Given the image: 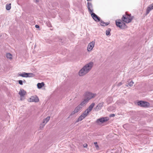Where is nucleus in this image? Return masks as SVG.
I'll return each mask as SVG.
<instances>
[{
    "instance_id": "nucleus-1",
    "label": "nucleus",
    "mask_w": 153,
    "mask_h": 153,
    "mask_svg": "<svg viewBox=\"0 0 153 153\" xmlns=\"http://www.w3.org/2000/svg\"><path fill=\"white\" fill-rule=\"evenodd\" d=\"M94 63L93 62H90L86 64L79 71V75L83 76L88 73L91 70L93 66Z\"/></svg>"
},
{
    "instance_id": "nucleus-2",
    "label": "nucleus",
    "mask_w": 153,
    "mask_h": 153,
    "mask_svg": "<svg viewBox=\"0 0 153 153\" xmlns=\"http://www.w3.org/2000/svg\"><path fill=\"white\" fill-rule=\"evenodd\" d=\"M87 7L89 12L91 14V17L94 20L97 22H100L101 20L100 18L95 13H93V10L92 9V4L91 3L88 2L87 4Z\"/></svg>"
},
{
    "instance_id": "nucleus-3",
    "label": "nucleus",
    "mask_w": 153,
    "mask_h": 153,
    "mask_svg": "<svg viewBox=\"0 0 153 153\" xmlns=\"http://www.w3.org/2000/svg\"><path fill=\"white\" fill-rule=\"evenodd\" d=\"M134 18V16H131V14H128L127 12H126L125 14L123 15L121 19L123 22L128 23H130Z\"/></svg>"
},
{
    "instance_id": "nucleus-4",
    "label": "nucleus",
    "mask_w": 153,
    "mask_h": 153,
    "mask_svg": "<svg viewBox=\"0 0 153 153\" xmlns=\"http://www.w3.org/2000/svg\"><path fill=\"white\" fill-rule=\"evenodd\" d=\"M116 26L121 29H124L127 28L125 23L122 19L117 20L115 21Z\"/></svg>"
},
{
    "instance_id": "nucleus-5",
    "label": "nucleus",
    "mask_w": 153,
    "mask_h": 153,
    "mask_svg": "<svg viewBox=\"0 0 153 153\" xmlns=\"http://www.w3.org/2000/svg\"><path fill=\"white\" fill-rule=\"evenodd\" d=\"M95 95V94H93L91 92H87L85 93V99L87 101H88L89 100L94 97Z\"/></svg>"
},
{
    "instance_id": "nucleus-6",
    "label": "nucleus",
    "mask_w": 153,
    "mask_h": 153,
    "mask_svg": "<svg viewBox=\"0 0 153 153\" xmlns=\"http://www.w3.org/2000/svg\"><path fill=\"white\" fill-rule=\"evenodd\" d=\"M137 104L141 107L145 108L148 107L150 105L149 102L144 101H139L137 102Z\"/></svg>"
},
{
    "instance_id": "nucleus-7",
    "label": "nucleus",
    "mask_w": 153,
    "mask_h": 153,
    "mask_svg": "<svg viewBox=\"0 0 153 153\" xmlns=\"http://www.w3.org/2000/svg\"><path fill=\"white\" fill-rule=\"evenodd\" d=\"M109 120L108 117H103L100 118V119H98L96 121V123L98 124L100 122L101 123H103L105 122L108 121Z\"/></svg>"
},
{
    "instance_id": "nucleus-8",
    "label": "nucleus",
    "mask_w": 153,
    "mask_h": 153,
    "mask_svg": "<svg viewBox=\"0 0 153 153\" xmlns=\"http://www.w3.org/2000/svg\"><path fill=\"white\" fill-rule=\"evenodd\" d=\"M39 100L38 97L36 95L32 96L29 100V101L30 102H38Z\"/></svg>"
},
{
    "instance_id": "nucleus-9",
    "label": "nucleus",
    "mask_w": 153,
    "mask_h": 153,
    "mask_svg": "<svg viewBox=\"0 0 153 153\" xmlns=\"http://www.w3.org/2000/svg\"><path fill=\"white\" fill-rule=\"evenodd\" d=\"M95 42L93 41L89 43L87 47V50L88 51H91L94 47Z\"/></svg>"
},
{
    "instance_id": "nucleus-10",
    "label": "nucleus",
    "mask_w": 153,
    "mask_h": 153,
    "mask_svg": "<svg viewBox=\"0 0 153 153\" xmlns=\"http://www.w3.org/2000/svg\"><path fill=\"white\" fill-rule=\"evenodd\" d=\"M104 102L99 103L95 108V110L98 111L101 109L103 106Z\"/></svg>"
},
{
    "instance_id": "nucleus-11",
    "label": "nucleus",
    "mask_w": 153,
    "mask_h": 153,
    "mask_svg": "<svg viewBox=\"0 0 153 153\" xmlns=\"http://www.w3.org/2000/svg\"><path fill=\"white\" fill-rule=\"evenodd\" d=\"M153 9V3L150 5L148 7L146 10V14H148L150 11Z\"/></svg>"
},
{
    "instance_id": "nucleus-12",
    "label": "nucleus",
    "mask_w": 153,
    "mask_h": 153,
    "mask_svg": "<svg viewBox=\"0 0 153 153\" xmlns=\"http://www.w3.org/2000/svg\"><path fill=\"white\" fill-rule=\"evenodd\" d=\"M50 119V117L48 116L45 119L43 120V123H44V124H41V126H42V128H43L44 127L45 124H46L49 120Z\"/></svg>"
},
{
    "instance_id": "nucleus-13",
    "label": "nucleus",
    "mask_w": 153,
    "mask_h": 153,
    "mask_svg": "<svg viewBox=\"0 0 153 153\" xmlns=\"http://www.w3.org/2000/svg\"><path fill=\"white\" fill-rule=\"evenodd\" d=\"M94 105L95 103H92L86 109L88 113H89L92 110Z\"/></svg>"
},
{
    "instance_id": "nucleus-14",
    "label": "nucleus",
    "mask_w": 153,
    "mask_h": 153,
    "mask_svg": "<svg viewBox=\"0 0 153 153\" xmlns=\"http://www.w3.org/2000/svg\"><path fill=\"white\" fill-rule=\"evenodd\" d=\"M26 94V92L23 89H21L19 93L21 97H24Z\"/></svg>"
},
{
    "instance_id": "nucleus-15",
    "label": "nucleus",
    "mask_w": 153,
    "mask_h": 153,
    "mask_svg": "<svg viewBox=\"0 0 153 153\" xmlns=\"http://www.w3.org/2000/svg\"><path fill=\"white\" fill-rule=\"evenodd\" d=\"M110 22H105L101 20L100 22V24L101 26H105L108 25L110 24Z\"/></svg>"
},
{
    "instance_id": "nucleus-16",
    "label": "nucleus",
    "mask_w": 153,
    "mask_h": 153,
    "mask_svg": "<svg viewBox=\"0 0 153 153\" xmlns=\"http://www.w3.org/2000/svg\"><path fill=\"white\" fill-rule=\"evenodd\" d=\"M27 74V73L25 72H23L22 74H19V76L24 77H28Z\"/></svg>"
},
{
    "instance_id": "nucleus-17",
    "label": "nucleus",
    "mask_w": 153,
    "mask_h": 153,
    "mask_svg": "<svg viewBox=\"0 0 153 153\" xmlns=\"http://www.w3.org/2000/svg\"><path fill=\"white\" fill-rule=\"evenodd\" d=\"M88 102V101H87L86 100L84 99V100L79 105L81 107V106H84V105Z\"/></svg>"
},
{
    "instance_id": "nucleus-18",
    "label": "nucleus",
    "mask_w": 153,
    "mask_h": 153,
    "mask_svg": "<svg viewBox=\"0 0 153 153\" xmlns=\"http://www.w3.org/2000/svg\"><path fill=\"white\" fill-rule=\"evenodd\" d=\"M44 85L45 84L43 82H42L41 83H39L37 84V87L38 88L40 89L42 87H43Z\"/></svg>"
},
{
    "instance_id": "nucleus-19",
    "label": "nucleus",
    "mask_w": 153,
    "mask_h": 153,
    "mask_svg": "<svg viewBox=\"0 0 153 153\" xmlns=\"http://www.w3.org/2000/svg\"><path fill=\"white\" fill-rule=\"evenodd\" d=\"M85 117H84L83 115L81 114L78 118V119L76 121V122H78L79 121H81L83 119H84Z\"/></svg>"
},
{
    "instance_id": "nucleus-20",
    "label": "nucleus",
    "mask_w": 153,
    "mask_h": 153,
    "mask_svg": "<svg viewBox=\"0 0 153 153\" xmlns=\"http://www.w3.org/2000/svg\"><path fill=\"white\" fill-rule=\"evenodd\" d=\"M81 108L82 107L78 105L75 108L74 110L75 111H76V113H77L81 109Z\"/></svg>"
},
{
    "instance_id": "nucleus-21",
    "label": "nucleus",
    "mask_w": 153,
    "mask_h": 153,
    "mask_svg": "<svg viewBox=\"0 0 153 153\" xmlns=\"http://www.w3.org/2000/svg\"><path fill=\"white\" fill-rule=\"evenodd\" d=\"M11 8V4H7L6 5V8L7 10H9Z\"/></svg>"
},
{
    "instance_id": "nucleus-22",
    "label": "nucleus",
    "mask_w": 153,
    "mask_h": 153,
    "mask_svg": "<svg viewBox=\"0 0 153 153\" xmlns=\"http://www.w3.org/2000/svg\"><path fill=\"white\" fill-rule=\"evenodd\" d=\"M111 31V29L110 28H108L106 31V35L107 36L110 35V32Z\"/></svg>"
},
{
    "instance_id": "nucleus-23",
    "label": "nucleus",
    "mask_w": 153,
    "mask_h": 153,
    "mask_svg": "<svg viewBox=\"0 0 153 153\" xmlns=\"http://www.w3.org/2000/svg\"><path fill=\"white\" fill-rule=\"evenodd\" d=\"M6 56L7 58L9 59H12V55L10 53H7L6 55Z\"/></svg>"
},
{
    "instance_id": "nucleus-24",
    "label": "nucleus",
    "mask_w": 153,
    "mask_h": 153,
    "mask_svg": "<svg viewBox=\"0 0 153 153\" xmlns=\"http://www.w3.org/2000/svg\"><path fill=\"white\" fill-rule=\"evenodd\" d=\"M112 98L111 97H108L106 99V102L108 104L110 103L111 102Z\"/></svg>"
},
{
    "instance_id": "nucleus-25",
    "label": "nucleus",
    "mask_w": 153,
    "mask_h": 153,
    "mask_svg": "<svg viewBox=\"0 0 153 153\" xmlns=\"http://www.w3.org/2000/svg\"><path fill=\"white\" fill-rule=\"evenodd\" d=\"M27 76L28 77H33L35 76V74L33 73H27Z\"/></svg>"
},
{
    "instance_id": "nucleus-26",
    "label": "nucleus",
    "mask_w": 153,
    "mask_h": 153,
    "mask_svg": "<svg viewBox=\"0 0 153 153\" xmlns=\"http://www.w3.org/2000/svg\"><path fill=\"white\" fill-rule=\"evenodd\" d=\"M88 113H87V111L86 109L82 114L85 117L88 115Z\"/></svg>"
},
{
    "instance_id": "nucleus-27",
    "label": "nucleus",
    "mask_w": 153,
    "mask_h": 153,
    "mask_svg": "<svg viewBox=\"0 0 153 153\" xmlns=\"http://www.w3.org/2000/svg\"><path fill=\"white\" fill-rule=\"evenodd\" d=\"M134 84V82L132 81H131L128 83L126 85V86L128 87L129 85L130 87H131L133 86Z\"/></svg>"
},
{
    "instance_id": "nucleus-28",
    "label": "nucleus",
    "mask_w": 153,
    "mask_h": 153,
    "mask_svg": "<svg viewBox=\"0 0 153 153\" xmlns=\"http://www.w3.org/2000/svg\"><path fill=\"white\" fill-rule=\"evenodd\" d=\"M76 113V111H75L74 110V111H72L71 114L70 115L69 117H68V118L70 117L72 115H74V114H75Z\"/></svg>"
},
{
    "instance_id": "nucleus-29",
    "label": "nucleus",
    "mask_w": 153,
    "mask_h": 153,
    "mask_svg": "<svg viewBox=\"0 0 153 153\" xmlns=\"http://www.w3.org/2000/svg\"><path fill=\"white\" fill-rule=\"evenodd\" d=\"M94 144L95 145V146L97 149L99 148V146L98 145H97V142H94Z\"/></svg>"
},
{
    "instance_id": "nucleus-30",
    "label": "nucleus",
    "mask_w": 153,
    "mask_h": 153,
    "mask_svg": "<svg viewBox=\"0 0 153 153\" xmlns=\"http://www.w3.org/2000/svg\"><path fill=\"white\" fill-rule=\"evenodd\" d=\"M18 82L20 85H22L23 84V81L22 80H19L18 81Z\"/></svg>"
},
{
    "instance_id": "nucleus-31",
    "label": "nucleus",
    "mask_w": 153,
    "mask_h": 153,
    "mask_svg": "<svg viewBox=\"0 0 153 153\" xmlns=\"http://www.w3.org/2000/svg\"><path fill=\"white\" fill-rule=\"evenodd\" d=\"M47 24L48 27H50L51 26V24L49 22H48L47 23Z\"/></svg>"
},
{
    "instance_id": "nucleus-32",
    "label": "nucleus",
    "mask_w": 153,
    "mask_h": 153,
    "mask_svg": "<svg viewBox=\"0 0 153 153\" xmlns=\"http://www.w3.org/2000/svg\"><path fill=\"white\" fill-rule=\"evenodd\" d=\"M123 84V83L122 82H120L117 85L118 86L121 85Z\"/></svg>"
},
{
    "instance_id": "nucleus-33",
    "label": "nucleus",
    "mask_w": 153,
    "mask_h": 153,
    "mask_svg": "<svg viewBox=\"0 0 153 153\" xmlns=\"http://www.w3.org/2000/svg\"><path fill=\"white\" fill-rule=\"evenodd\" d=\"M115 116V114H111L110 115V117H114Z\"/></svg>"
},
{
    "instance_id": "nucleus-34",
    "label": "nucleus",
    "mask_w": 153,
    "mask_h": 153,
    "mask_svg": "<svg viewBox=\"0 0 153 153\" xmlns=\"http://www.w3.org/2000/svg\"><path fill=\"white\" fill-rule=\"evenodd\" d=\"M35 27L36 28H39V25H35Z\"/></svg>"
},
{
    "instance_id": "nucleus-35",
    "label": "nucleus",
    "mask_w": 153,
    "mask_h": 153,
    "mask_svg": "<svg viewBox=\"0 0 153 153\" xmlns=\"http://www.w3.org/2000/svg\"><path fill=\"white\" fill-rule=\"evenodd\" d=\"M87 144H85L83 146H84V147L85 148H87Z\"/></svg>"
},
{
    "instance_id": "nucleus-36",
    "label": "nucleus",
    "mask_w": 153,
    "mask_h": 153,
    "mask_svg": "<svg viewBox=\"0 0 153 153\" xmlns=\"http://www.w3.org/2000/svg\"><path fill=\"white\" fill-rule=\"evenodd\" d=\"M109 108H107V110H108V111H109L110 110V109Z\"/></svg>"
},
{
    "instance_id": "nucleus-37",
    "label": "nucleus",
    "mask_w": 153,
    "mask_h": 153,
    "mask_svg": "<svg viewBox=\"0 0 153 153\" xmlns=\"http://www.w3.org/2000/svg\"><path fill=\"white\" fill-rule=\"evenodd\" d=\"M23 82H26V81L25 80H24V81H23Z\"/></svg>"
},
{
    "instance_id": "nucleus-38",
    "label": "nucleus",
    "mask_w": 153,
    "mask_h": 153,
    "mask_svg": "<svg viewBox=\"0 0 153 153\" xmlns=\"http://www.w3.org/2000/svg\"><path fill=\"white\" fill-rule=\"evenodd\" d=\"M36 2H39V1H38V0H36Z\"/></svg>"
},
{
    "instance_id": "nucleus-39",
    "label": "nucleus",
    "mask_w": 153,
    "mask_h": 153,
    "mask_svg": "<svg viewBox=\"0 0 153 153\" xmlns=\"http://www.w3.org/2000/svg\"><path fill=\"white\" fill-rule=\"evenodd\" d=\"M87 0L88 1H91V0Z\"/></svg>"
}]
</instances>
